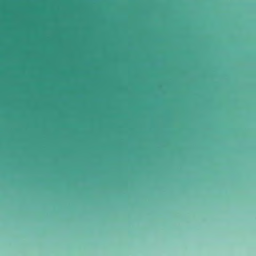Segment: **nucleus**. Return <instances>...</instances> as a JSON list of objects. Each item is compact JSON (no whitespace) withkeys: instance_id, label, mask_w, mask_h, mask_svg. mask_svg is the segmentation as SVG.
<instances>
[{"instance_id":"nucleus-1","label":"nucleus","mask_w":256,"mask_h":256,"mask_svg":"<svg viewBox=\"0 0 256 256\" xmlns=\"http://www.w3.org/2000/svg\"><path fill=\"white\" fill-rule=\"evenodd\" d=\"M198 129H0V132H156L170 130L172 132L194 130Z\"/></svg>"},{"instance_id":"nucleus-2","label":"nucleus","mask_w":256,"mask_h":256,"mask_svg":"<svg viewBox=\"0 0 256 256\" xmlns=\"http://www.w3.org/2000/svg\"><path fill=\"white\" fill-rule=\"evenodd\" d=\"M0 128H190V127H142V126H0Z\"/></svg>"}]
</instances>
